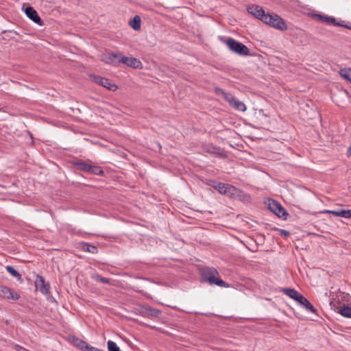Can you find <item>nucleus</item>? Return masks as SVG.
<instances>
[{
  "label": "nucleus",
  "instance_id": "0eeeda50",
  "mask_svg": "<svg viewBox=\"0 0 351 351\" xmlns=\"http://www.w3.org/2000/svg\"><path fill=\"white\" fill-rule=\"evenodd\" d=\"M120 64H125L128 66L134 69H141L143 67L141 62L134 57H126L121 53L120 59H119Z\"/></svg>",
  "mask_w": 351,
  "mask_h": 351
},
{
  "label": "nucleus",
  "instance_id": "5701e85b",
  "mask_svg": "<svg viewBox=\"0 0 351 351\" xmlns=\"http://www.w3.org/2000/svg\"><path fill=\"white\" fill-rule=\"evenodd\" d=\"M88 172L93 173L95 175H99V176L103 175L104 173L100 167L91 165H90V168L89 169Z\"/></svg>",
  "mask_w": 351,
  "mask_h": 351
},
{
  "label": "nucleus",
  "instance_id": "72a5a7b5",
  "mask_svg": "<svg viewBox=\"0 0 351 351\" xmlns=\"http://www.w3.org/2000/svg\"><path fill=\"white\" fill-rule=\"evenodd\" d=\"M344 218L350 219L351 218V209L350 210H344Z\"/></svg>",
  "mask_w": 351,
  "mask_h": 351
},
{
  "label": "nucleus",
  "instance_id": "39448f33",
  "mask_svg": "<svg viewBox=\"0 0 351 351\" xmlns=\"http://www.w3.org/2000/svg\"><path fill=\"white\" fill-rule=\"evenodd\" d=\"M315 19H318V20H319L326 24H328V25H332L334 26H337V27H346V29H351V26L346 25L345 21H341L339 22H337V19L332 16H328L321 15V14H315Z\"/></svg>",
  "mask_w": 351,
  "mask_h": 351
},
{
  "label": "nucleus",
  "instance_id": "f3484780",
  "mask_svg": "<svg viewBox=\"0 0 351 351\" xmlns=\"http://www.w3.org/2000/svg\"><path fill=\"white\" fill-rule=\"evenodd\" d=\"M73 345L80 348L82 351H86L88 343L79 338H73Z\"/></svg>",
  "mask_w": 351,
  "mask_h": 351
},
{
  "label": "nucleus",
  "instance_id": "4be33fe9",
  "mask_svg": "<svg viewBox=\"0 0 351 351\" xmlns=\"http://www.w3.org/2000/svg\"><path fill=\"white\" fill-rule=\"evenodd\" d=\"M145 313L151 316L158 317L160 314V311L156 308H153L152 307H146L145 308Z\"/></svg>",
  "mask_w": 351,
  "mask_h": 351
},
{
  "label": "nucleus",
  "instance_id": "f03ea898",
  "mask_svg": "<svg viewBox=\"0 0 351 351\" xmlns=\"http://www.w3.org/2000/svg\"><path fill=\"white\" fill-rule=\"evenodd\" d=\"M225 43L233 53L240 56H248L250 54V49L247 46L232 38H226Z\"/></svg>",
  "mask_w": 351,
  "mask_h": 351
},
{
  "label": "nucleus",
  "instance_id": "7c9ffc66",
  "mask_svg": "<svg viewBox=\"0 0 351 351\" xmlns=\"http://www.w3.org/2000/svg\"><path fill=\"white\" fill-rule=\"evenodd\" d=\"M306 298L305 297H304L302 295H301L300 293L298 295V296L297 297V299H295V301H297L299 304H300L301 305H302V304L304 302Z\"/></svg>",
  "mask_w": 351,
  "mask_h": 351
},
{
  "label": "nucleus",
  "instance_id": "4468645a",
  "mask_svg": "<svg viewBox=\"0 0 351 351\" xmlns=\"http://www.w3.org/2000/svg\"><path fill=\"white\" fill-rule=\"evenodd\" d=\"M281 292L288 295L291 298L295 300L300 293L294 289L291 288H283L281 289Z\"/></svg>",
  "mask_w": 351,
  "mask_h": 351
},
{
  "label": "nucleus",
  "instance_id": "c85d7f7f",
  "mask_svg": "<svg viewBox=\"0 0 351 351\" xmlns=\"http://www.w3.org/2000/svg\"><path fill=\"white\" fill-rule=\"evenodd\" d=\"M5 298L8 299L18 300L19 299L20 295L18 293H14L12 290H10L9 294L5 295Z\"/></svg>",
  "mask_w": 351,
  "mask_h": 351
},
{
  "label": "nucleus",
  "instance_id": "cd10ccee",
  "mask_svg": "<svg viewBox=\"0 0 351 351\" xmlns=\"http://www.w3.org/2000/svg\"><path fill=\"white\" fill-rule=\"evenodd\" d=\"M326 213H331L332 215L337 217H341L344 218V210H326Z\"/></svg>",
  "mask_w": 351,
  "mask_h": 351
},
{
  "label": "nucleus",
  "instance_id": "2eb2a0df",
  "mask_svg": "<svg viewBox=\"0 0 351 351\" xmlns=\"http://www.w3.org/2000/svg\"><path fill=\"white\" fill-rule=\"evenodd\" d=\"M5 269L8 272H9L13 277L16 278L19 282H23L21 275L12 266L8 265L5 267Z\"/></svg>",
  "mask_w": 351,
  "mask_h": 351
},
{
  "label": "nucleus",
  "instance_id": "1a4fd4ad",
  "mask_svg": "<svg viewBox=\"0 0 351 351\" xmlns=\"http://www.w3.org/2000/svg\"><path fill=\"white\" fill-rule=\"evenodd\" d=\"M35 286L43 294H48L49 293V284L46 282L43 277L40 275L36 276Z\"/></svg>",
  "mask_w": 351,
  "mask_h": 351
},
{
  "label": "nucleus",
  "instance_id": "393cba45",
  "mask_svg": "<svg viewBox=\"0 0 351 351\" xmlns=\"http://www.w3.org/2000/svg\"><path fill=\"white\" fill-rule=\"evenodd\" d=\"M227 184H228L223 182L216 183V186H214V188L217 190L219 193L224 195Z\"/></svg>",
  "mask_w": 351,
  "mask_h": 351
},
{
  "label": "nucleus",
  "instance_id": "20e7f679",
  "mask_svg": "<svg viewBox=\"0 0 351 351\" xmlns=\"http://www.w3.org/2000/svg\"><path fill=\"white\" fill-rule=\"evenodd\" d=\"M224 195L239 200H244L247 197V195L243 191L229 184H227Z\"/></svg>",
  "mask_w": 351,
  "mask_h": 351
},
{
  "label": "nucleus",
  "instance_id": "412c9836",
  "mask_svg": "<svg viewBox=\"0 0 351 351\" xmlns=\"http://www.w3.org/2000/svg\"><path fill=\"white\" fill-rule=\"evenodd\" d=\"M76 167L80 170L88 172L89 169L90 168V165L84 161L80 160L76 162Z\"/></svg>",
  "mask_w": 351,
  "mask_h": 351
},
{
  "label": "nucleus",
  "instance_id": "423d86ee",
  "mask_svg": "<svg viewBox=\"0 0 351 351\" xmlns=\"http://www.w3.org/2000/svg\"><path fill=\"white\" fill-rule=\"evenodd\" d=\"M90 77L93 82L106 88L108 90L115 91L118 89V86L115 84H112L107 78L95 75H90Z\"/></svg>",
  "mask_w": 351,
  "mask_h": 351
},
{
  "label": "nucleus",
  "instance_id": "7ed1b4c3",
  "mask_svg": "<svg viewBox=\"0 0 351 351\" xmlns=\"http://www.w3.org/2000/svg\"><path fill=\"white\" fill-rule=\"evenodd\" d=\"M263 22L282 31L287 29V26L284 20L275 14H267L266 16L263 17Z\"/></svg>",
  "mask_w": 351,
  "mask_h": 351
},
{
  "label": "nucleus",
  "instance_id": "a878e982",
  "mask_svg": "<svg viewBox=\"0 0 351 351\" xmlns=\"http://www.w3.org/2000/svg\"><path fill=\"white\" fill-rule=\"evenodd\" d=\"M107 344L108 351H120V348L114 341L109 340Z\"/></svg>",
  "mask_w": 351,
  "mask_h": 351
},
{
  "label": "nucleus",
  "instance_id": "f8f14e48",
  "mask_svg": "<svg viewBox=\"0 0 351 351\" xmlns=\"http://www.w3.org/2000/svg\"><path fill=\"white\" fill-rule=\"evenodd\" d=\"M25 14L29 19H30L34 23L41 25L43 24V21L40 16H38L37 12L32 7L26 8Z\"/></svg>",
  "mask_w": 351,
  "mask_h": 351
},
{
  "label": "nucleus",
  "instance_id": "ddd939ff",
  "mask_svg": "<svg viewBox=\"0 0 351 351\" xmlns=\"http://www.w3.org/2000/svg\"><path fill=\"white\" fill-rule=\"evenodd\" d=\"M215 92L218 95H221L223 96V99L227 102H228L230 106L232 105V103H233L234 100L236 99L231 93H227V92L224 91L221 88H218V87L216 88L215 89Z\"/></svg>",
  "mask_w": 351,
  "mask_h": 351
},
{
  "label": "nucleus",
  "instance_id": "6ab92c4d",
  "mask_svg": "<svg viewBox=\"0 0 351 351\" xmlns=\"http://www.w3.org/2000/svg\"><path fill=\"white\" fill-rule=\"evenodd\" d=\"M234 109L239 110L241 112H244L246 110L245 105L243 102L235 99L231 105Z\"/></svg>",
  "mask_w": 351,
  "mask_h": 351
},
{
  "label": "nucleus",
  "instance_id": "6e6552de",
  "mask_svg": "<svg viewBox=\"0 0 351 351\" xmlns=\"http://www.w3.org/2000/svg\"><path fill=\"white\" fill-rule=\"evenodd\" d=\"M269 209L279 217H285L288 215L285 209L276 201L273 200L269 204Z\"/></svg>",
  "mask_w": 351,
  "mask_h": 351
},
{
  "label": "nucleus",
  "instance_id": "aec40b11",
  "mask_svg": "<svg viewBox=\"0 0 351 351\" xmlns=\"http://www.w3.org/2000/svg\"><path fill=\"white\" fill-rule=\"evenodd\" d=\"M339 312L342 316L351 318V307L346 305H343L340 308Z\"/></svg>",
  "mask_w": 351,
  "mask_h": 351
},
{
  "label": "nucleus",
  "instance_id": "9b49d317",
  "mask_svg": "<svg viewBox=\"0 0 351 351\" xmlns=\"http://www.w3.org/2000/svg\"><path fill=\"white\" fill-rule=\"evenodd\" d=\"M121 53H110L102 56L101 60L106 64H112L114 66H119L120 62Z\"/></svg>",
  "mask_w": 351,
  "mask_h": 351
},
{
  "label": "nucleus",
  "instance_id": "2f4dec72",
  "mask_svg": "<svg viewBox=\"0 0 351 351\" xmlns=\"http://www.w3.org/2000/svg\"><path fill=\"white\" fill-rule=\"evenodd\" d=\"M10 289L7 287H3L1 288V293H3V297L5 298V295H8L10 291Z\"/></svg>",
  "mask_w": 351,
  "mask_h": 351
},
{
  "label": "nucleus",
  "instance_id": "bb28decb",
  "mask_svg": "<svg viewBox=\"0 0 351 351\" xmlns=\"http://www.w3.org/2000/svg\"><path fill=\"white\" fill-rule=\"evenodd\" d=\"M94 279L97 282H101L102 283L105 284H109L110 282V280L107 278L102 277L100 275H96L94 276Z\"/></svg>",
  "mask_w": 351,
  "mask_h": 351
},
{
  "label": "nucleus",
  "instance_id": "b1692460",
  "mask_svg": "<svg viewBox=\"0 0 351 351\" xmlns=\"http://www.w3.org/2000/svg\"><path fill=\"white\" fill-rule=\"evenodd\" d=\"M341 77L351 82V69H341L339 72Z\"/></svg>",
  "mask_w": 351,
  "mask_h": 351
},
{
  "label": "nucleus",
  "instance_id": "a211bd4d",
  "mask_svg": "<svg viewBox=\"0 0 351 351\" xmlns=\"http://www.w3.org/2000/svg\"><path fill=\"white\" fill-rule=\"evenodd\" d=\"M141 20L139 16H135L132 21L130 22V25L134 30H139L141 28Z\"/></svg>",
  "mask_w": 351,
  "mask_h": 351
},
{
  "label": "nucleus",
  "instance_id": "473e14b6",
  "mask_svg": "<svg viewBox=\"0 0 351 351\" xmlns=\"http://www.w3.org/2000/svg\"><path fill=\"white\" fill-rule=\"evenodd\" d=\"M305 308L313 313H315L317 311V310L311 303Z\"/></svg>",
  "mask_w": 351,
  "mask_h": 351
},
{
  "label": "nucleus",
  "instance_id": "f704fd0d",
  "mask_svg": "<svg viewBox=\"0 0 351 351\" xmlns=\"http://www.w3.org/2000/svg\"><path fill=\"white\" fill-rule=\"evenodd\" d=\"M216 183H219V182L210 180L208 184L214 188V186H216Z\"/></svg>",
  "mask_w": 351,
  "mask_h": 351
},
{
  "label": "nucleus",
  "instance_id": "58836bf2",
  "mask_svg": "<svg viewBox=\"0 0 351 351\" xmlns=\"http://www.w3.org/2000/svg\"><path fill=\"white\" fill-rule=\"evenodd\" d=\"M16 349L17 350H21V349L25 350L23 347H21V346H19V345L16 346Z\"/></svg>",
  "mask_w": 351,
  "mask_h": 351
},
{
  "label": "nucleus",
  "instance_id": "9d476101",
  "mask_svg": "<svg viewBox=\"0 0 351 351\" xmlns=\"http://www.w3.org/2000/svg\"><path fill=\"white\" fill-rule=\"evenodd\" d=\"M248 13L253 15L254 17L263 21V17L266 16L264 10L260 5H252L248 6L247 8Z\"/></svg>",
  "mask_w": 351,
  "mask_h": 351
},
{
  "label": "nucleus",
  "instance_id": "4c0bfd02",
  "mask_svg": "<svg viewBox=\"0 0 351 351\" xmlns=\"http://www.w3.org/2000/svg\"><path fill=\"white\" fill-rule=\"evenodd\" d=\"M310 302L307 299H306L304 302L302 304V306L306 308V306H308Z\"/></svg>",
  "mask_w": 351,
  "mask_h": 351
},
{
  "label": "nucleus",
  "instance_id": "c756f323",
  "mask_svg": "<svg viewBox=\"0 0 351 351\" xmlns=\"http://www.w3.org/2000/svg\"><path fill=\"white\" fill-rule=\"evenodd\" d=\"M276 230H278L280 232V234L283 237H288L290 235V233L289 231L283 229H278L276 228Z\"/></svg>",
  "mask_w": 351,
  "mask_h": 351
},
{
  "label": "nucleus",
  "instance_id": "c9c22d12",
  "mask_svg": "<svg viewBox=\"0 0 351 351\" xmlns=\"http://www.w3.org/2000/svg\"><path fill=\"white\" fill-rule=\"evenodd\" d=\"M347 157L350 158L351 156V145L348 147L346 153Z\"/></svg>",
  "mask_w": 351,
  "mask_h": 351
},
{
  "label": "nucleus",
  "instance_id": "e433bc0d",
  "mask_svg": "<svg viewBox=\"0 0 351 351\" xmlns=\"http://www.w3.org/2000/svg\"><path fill=\"white\" fill-rule=\"evenodd\" d=\"M310 302L307 299H306L304 302L302 304V306L306 308V306H308Z\"/></svg>",
  "mask_w": 351,
  "mask_h": 351
},
{
  "label": "nucleus",
  "instance_id": "f257e3e1",
  "mask_svg": "<svg viewBox=\"0 0 351 351\" xmlns=\"http://www.w3.org/2000/svg\"><path fill=\"white\" fill-rule=\"evenodd\" d=\"M202 278L204 281L210 285H216L221 287H230V285L219 278V272L213 267H204L201 270Z\"/></svg>",
  "mask_w": 351,
  "mask_h": 351
},
{
  "label": "nucleus",
  "instance_id": "dca6fc26",
  "mask_svg": "<svg viewBox=\"0 0 351 351\" xmlns=\"http://www.w3.org/2000/svg\"><path fill=\"white\" fill-rule=\"evenodd\" d=\"M81 247L84 251L88 252L92 254H97L98 252V249L96 246L86 243H82Z\"/></svg>",
  "mask_w": 351,
  "mask_h": 351
}]
</instances>
